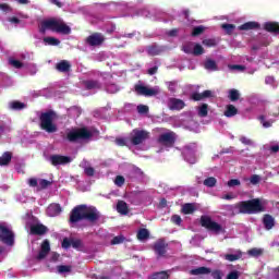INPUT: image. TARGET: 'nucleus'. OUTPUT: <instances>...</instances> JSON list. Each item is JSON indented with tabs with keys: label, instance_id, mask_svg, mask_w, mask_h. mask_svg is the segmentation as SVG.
<instances>
[{
	"label": "nucleus",
	"instance_id": "72a5a7b5",
	"mask_svg": "<svg viewBox=\"0 0 279 279\" xmlns=\"http://www.w3.org/2000/svg\"><path fill=\"white\" fill-rule=\"evenodd\" d=\"M204 66L207 71H217V62L213 59H207L204 63Z\"/></svg>",
	"mask_w": 279,
	"mask_h": 279
},
{
	"label": "nucleus",
	"instance_id": "39448f33",
	"mask_svg": "<svg viewBox=\"0 0 279 279\" xmlns=\"http://www.w3.org/2000/svg\"><path fill=\"white\" fill-rule=\"evenodd\" d=\"M93 138V132L88 128L72 129L66 133V141L69 143H80L82 141H90Z\"/></svg>",
	"mask_w": 279,
	"mask_h": 279
},
{
	"label": "nucleus",
	"instance_id": "423d86ee",
	"mask_svg": "<svg viewBox=\"0 0 279 279\" xmlns=\"http://www.w3.org/2000/svg\"><path fill=\"white\" fill-rule=\"evenodd\" d=\"M201 226L202 228H206L209 232H214V234H226V229L223 226L219 225V222L214 221L209 216L201 217Z\"/></svg>",
	"mask_w": 279,
	"mask_h": 279
},
{
	"label": "nucleus",
	"instance_id": "052dcab7",
	"mask_svg": "<svg viewBox=\"0 0 279 279\" xmlns=\"http://www.w3.org/2000/svg\"><path fill=\"white\" fill-rule=\"evenodd\" d=\"M251 184H253L254 186H256V184L260 183V175L258 174H253L250 179Z\"/></svg>",
	"mask_w": 279,
	"mask_h": 279
},
{
	"label": "nucleus",
	"instance_id": "4c0bfd02",
	"mask_svg": "<svg viewBox=\"0 0 279 279\" xmlns=\"http://www.w3.org/2000/svg\"><path fill=\"white\" fill-rule=\"evenodd\" d=\"M241 98V93H239L238 89H230L229 90V99L230 101H239V99Z\"/></svg>",
	"mask_w": 279,
	"mask_h": 279
},
{
	"label": "nucleus",
	"instance_id": "5fc2aeb1",
	"mask_svg": "<svg viewBox=\"0 0 279 279\" xmlns=\"http://www.w3.org/2000/svg\"><path fill=\"white\" fill-rule=\"evenodd\" d=\"M73 242V239H69V238H64L61 245L63 247V250H69V247H71Z\"/></svg>",
	"mask_w": 279,
	"mask_h": 279
},
{
	"label": "nucleus",
	"instance_id": "4be33fe9",
	"mask_svg": "<svg viewBox=\"0 0 279 279\" xmlns=\"http://www.w3.org/2000/svg\"><path fill=\"white\" fill-rule=\"evenodd\" d=\"M240 32H250V29H260L258 22H246L239 26Z\"/></svg>",
	"mask_w": 279,
	"mask_h": 279
},
{
	"label": "nucleus",
	"instance_id": "774afa93",
	"mask_svg": "<svg viewBox=\"0 0 279 279\" xmlns=\"http://www.w3.org/2000/svg\"><path fill=\"white\" fill-rule=\"evenodd\" d=\"M84 171L85 175H88V178H93V175H95V168L93 167H87Z\"/></svg>",
	"mask_w": 279,
	"mask_h": 279
},
{
	"label": "nucleus",
	"instance_id": "7ed1b4c3",
	"mask_svg": "<svg viewBox=\"0 0 279 279\" xmlns=\"http://www.w3.org/2000/svg\"><path fill=\"white\" fill-rule=\"evenodd\" d=\"M238 210L241 215H258V213H265V205H263L260 198H253L240 202Z\"/></svg>",
	"mask_w": 279,
	"mask_h": 279
},
{
	"label": "nucleus",
	"instance_id": "0e129e2a",
	"mask_svg": "<svg viewBox=\"0 0 279 279\" xmlns=\"http://www.w3.org/2000/svg\"><path fill=\"white\" fill-rule=\"evenodd\" d=\"M229 69L231 71H245V65L232 64V65H229Z\"/></svg>",
	"mask_w": 279,
	"mask_h": 279
},
{
	"label": "nucleus",
	"instance_id": "dca6fc26",
	"mask_svg": "<svg viewBox=\"0 0 279 279\" xmlns=\"http://www.w3.org/2000/svg\"><path fill=\"white\" fill-rule=\"evenodd\" d=\"M50 252H51V244L49 243V240H44L40 245V251L37 255V260H43V258H47Z\"/></svg>",
	"mask_w": 279,
	"mask_h": 279
},
{
	"label": "nucleus",
	"instance_id": "a211bd4d",
	"mask_svg": "<svg viewBox=\"0 0 279 279\" xmlns=\"http://www.w3.org/2000/svg\"><path fill=\"white\" fill-rule=\"evenodd\" d=\"M60 213H62V206H60L58 203H52L47 208V215L49 217H58Z\"/></svg>",
	"mask_w": 279,
	"mask_h": 279
},
{
	"label": "nucleus",
	"instance_id": "e433bc0d",
	"mask_svg": "<svg viewBox=\"0 0 279 279\" xmlns=\"http://www.w3.org/2000/svg\"><path fill=\"white\" fill-rule=\"evenodd\" d=\"M149 279H169V274L167 271L154 272L149 276Z\"/></svg>",
	"mask_w": 279,
	"mask_h": 279
},
{
	"label": "nucleus",
	"instance_id": "aec40b11",
	"mask_svg": "<svg viewBox=\"0 0 279 279\" xmlns=\"http://www.w3.org/2000/svg\"><path fill=\"white\" fill-rule=\"evenodd\" d=\"M148 56H160L165 51V47L153 44L146 49Z\"/></svg>",
	"mask_w": 279,
	"mask_h": 279
},
{
	"label": "nucleus",
	"instance_id": "864d4df0",
	"mask_svg": "<svg viewBox=\"0 0 279 279\" xmlns=\"http://www.w3.org/2000/svg\"><path fill=\"white\" fill-rule=\"evenodd\" d=\"M137 112L140 114H147V112H149V107L147 105H138Z\"/></svg>",
	"mask_w": 279,
	"mask_h": 279
},
{
	"label": "nucleus",
	"instance_id": "b1692460",
	"mask_svg": "<svg viewBox=\"0 0 279 279\" xmlns=\"http://www.w3.org/2000/svg\"><path fill=\"white\" fill-rule=\"evenodd\" d=\"M210 272H211L210 268H208L206 266H202V267H198V268H195V269L191 270L192 276H206Z\"/></svg>",
	"mask_w": 279,
	"mask_h": 279
},
{
	"label": "nucleus",
	"instance_id": "13d9d810",
	"mask_svg": "<svg viewBox=\"0 0 279 279\" xmlns=\"http://www.w3.org/2000/svg\"><path fill=\"white\" fill-rule=\"evenodd\" d=\"M107 93H119V86H117V84H109L107 85Z\"/></svg>",
	"mask_w": 279,
	"mask_h": 279
},
{
	"label": "nucleus",
	"instance_id": "2f4dec72",
	"mask_svg": "<svg viewBox=\"0 0 279 279\" xmlns=\"http://www.w3.org/2000/svg\"><path fill=\"white\" fill-rule=\"evenodd\" d=\"M44 44L49 47H58V45H60V39L56 37H44Z\"/></svg>",
	"mask_w": 279,
	"mask_h": 279
},
{
	"label": "nucleus",
	"instance_id": "bb28decb",
	"mask_svg": "<svg viewBox=\"0 0 279 279\" xmlns=\"http://www.w3.org/2000/svg\"><path fill=\"white\" fill-rule=\"evenodd\" d=\"M236 114H239V109H236V107H234V105H227L226 111H225V117L230 119L232 117H236Z\"/></svg>",
	"mask_w": 279,
	"mask_h": 279
},
{
	"label": "nucleus",
	"instance_id": "9d476101",
	"mask_svg": "<svg viewBox=\"0 0 279 279\" xmlns=\"http://www.w3.org/2000/svg\"><path fill=\"white\" fill-rule=\"evenodd\" d=\"M134 90L136 95H141L143 97H156L159 95L160 90L158 88H149L145 85L136 84L134 86Z\"/></svg>",
	"mask_w": 279,
	"mask_h": 279
},
{
	"label": "nucleus",
	"instance_id": "c85d7f7f",
	"mask_svg": "<svg viewBox=\"0 0 279 279\" xmlns=\"http://www.w3.org/2000/svg\"><path fill=\"white\" fill-rule=\"evenodd\" d=\"M117 211L120 215H128V213H130V209L128 208V203H125V201H119L117 204Z\"/></svg>",
	"mask_w": 279,
	"mask_h": 279
},
{
	"label": "nucleus",
	"instance_id": "de8ad7c7",
	"mask_svg": "<svg viewBox=\"0 0 279 279\" xmlns=\"http://www.w3.org/2000/svg\"><path fill=\"white\" fill-rule=\"evenodd\" d=\"M258 120L263 124V128H271L274 125V120L265 121V116H259Z\"/></svg>",
	"mask_w": 279,
	"mask_h": 279
},
{
	"label": "nucleus",
	"instance_id": "ea45409f",
	"mask_svg": "<svg viewBox=\"0 0 279 279\" xmlns=\"http://www.w3.org/2000/svg\"><path fill=\"white\" fill-rule=\"evenodd\" d=\"M198 117H208V104H203L201 107H198Z\"/></svg>",
	"mask_w": 279,
	"mask_h": 279
},
{
	"label": "nucleus",
	"instance_id": "6e6552de",
	"mask_svg": "<svg viewBox=\"0 0 279 279\" xmlns=\"http://www.w3.org/2000/svg\"><path fill=\"white\" fill-rule=\"evenodd\" d=\"M169 248V243L165 239L157 240L153 245V251L155 252L157 258H165L167 256V250Z\"/></svg>",
	"mask_w": 279,
	"mask_h": 279
},
{
	"label": "nucleus",
	"instance_id": "603ef678",
	"mask_svg": "<svg viewBox=\"0 0 279 279\" xmlns=\"http://www.w3.org/2000/svg\"><path fill=\"white\" fill-rule=\"evenodd\" d=\"M211 278L214 279H223V271L216 269V270H211Z\"/></svg>",
	"mask_w": 279,
	"mask_h": 279
},
{
	"label": "nucleus",
	"instance_id": "338daca9",
	"mask_svg": "<svg viewBox=\"0 0 279 279\" xmlns=\"http://www.w3.org/2000/svg\"><path fill=\"white\" fill-rule=\"evenodd\" d=\"M171 221L172 223H175V226H180V223H182V217H180L179 215H173L171 217Z\"/></svg>",
	"mask_w": 279,
	"mask_h": 279
},
{
	"label": "nucleus",
	"instance_id": "1a4fd4ad",
	"mask_svg": "<svg viewBox=\"0 0 279 279\" xmlns=\"http://www.w3.org/2000/svg\"><path fill=\"white\" fill-rule=\"evenodd\" d=\"M0 241L5 245H14V232L3 225H0Z\"/></svg>",
	"mask_w": 279,
	"mask_h": 279
},
{
	"label": "nucleus",
	"instance_id": "20e7f679",
	"mask_svg": "<svg viewBox=\"0 0 279 279\" xmlns=\"http://www.w3.org/2000/svg\"><path fill=\"white\" fill-rule=\"evenodd\" d=\"M56 119H58V114L53 110L41 113L39 117L40 129L47 134H56L58 132V124L53 122Z\"/></svg>",
	"mask_w": 279,
	"mask_h": 279
},
{
	"label": "nucleus",
	"instance_id": "6ab92c4d",
	"mask_svg": "<svg viewBox=\"0 0 279 279\" xmlns=\"http://www.w3.org/2000/svg\"><path fill=\"white\" fill-rule=\"evenodd\" d=\"M265 32L269 34H275L276 36L279 34V23L278 22H266L264 24Z\"/></svg>",
	"mask_w": 279,
	"mask_h": 279
},
{
	"label": "nucleus",
	"instance_id": "bf43d9fd",
	"mask_svg": "<svg viewBox=\"0 0 279 279\" xmlns=\"http://www.w3.org/2000/svg\"><path fill=\"white\" fill-rule=\"evenodd\" d=\"M59 274H69L71 271V266L60 265L58 266Z\"/></svg>",
	"mask_w": 279,
	"mask_h": 279
},
{
	"label": "nucleus",
	"instance_id": "6e6d98bb",
	"mask_svg": "<svg viewBox=\"0 0 279 279\" xmlns=\"http://www.w3.org/2000/svg\"><path fill=\"white\" fill-rule=\"evenodd\" d=\"M182 51H184V53H192L193 54V43H189V44L183 45Z\"/></svg>",
	"mask_w": 279,
	"mask_h": 279
},
{
	"label": "nucleus",
	"instance_id": "c756f323",
	"mask_svg": "<svg viewBox=\"0 0 279 279\" xmlns=\"http://www.w3.org/2000/svg\"><path fill=\"white\" fill-rule=\"evenodd\" d=\"M49 232V228L47 226L40 223L39 221L36 222V235L37 236H45Z\"/></svg>",
	"mask_w": 279,
	"mask_h": 279
},
{
	"label": "nucleus",
	"instance_id": "cd10ccee",
	"mask_svg": "<svg viewBox=\"0 0 279 279\" xmlns=\"http://www.w3.org/2000/svg\"><path fill=\"white\" fill-rule=\"evenodd\" d=\"M9 107L11 110L20 111V110H25V108H27V105L19 100H13L9 104Z\"/></svg>",
	"mask_w": 279,
	"mask_h": 279
},
{
	"label": "nucleus",
	"instance_id": "c03bdc74",
	"mask_svg": "<svg viewBox=\"0 0 279 279\" xmlns=\"http://www.w3.org/2000/svg\"><path fill=\"white\" fill-rule=\"evenodd\" d=\"M202 43L204 47H217V39L215 38L204 39Z\"/></svg>",
	"mask_w": 279,
	"mask_h": 279
},
{
	"label": "nucleus",
	"instance_id": "412c9836",
	"mask_svg": "<svg viewBox=\"0 0 279 279\" xmlns=\"http://www.w3.org/2000/svg\"><path fill=\"white\" fill-rule=\"evenodd\" d=\"M264 228L271 230L276 226V219L269 214H265L263 217Z\"/></svg>",
	"mask_w": 279,
	"mask_h": 279
},
{
	"label": "nucleus",
	"instance_id": "473e14b6",
	"mask_svg": "<svg viewBox=\"0 0 279 279\" xmlns=\"http://www.w3.org/2000/svg\"><path fill=\"white\" fill-rule=\"evenodd\" d=\"M183 215H193L195 213V205L193 203H186L182 207Z\"/></svg>",
	"mask_w": 279,
	"mask_h": 279
},
{
	"label": "nucleus",
	"instance_id": "79ce46f5",
	"mask_svg": "<svg viewBox=\"0 0 279 279\" xmlns=\"http://www.w3.org/2000/svg\"><path fill=\"white\" fill-rule=\"evenodd\" d=\"M125 242V236L117 235L111 240V245H121V243Z\"/></svg>",
	"mask_w": 279,
	"mask_h": 279
},
{
	"label": "nucleus",
	"instance_id": "3c124183",
	"mask_svg": "<svg viewBox=\"0 0 279 279\" xmlns=\"http://www.w3.org/2000/svg\"><path fill=\"white\" fill-rule=\"evenodd\" d=\"M114 184L116 186H119V187L123 186V184H125V177L117 175L114 180Z\"/></svg>",
	"mask_w": 279,
	"mask_h": 279
},
{
	"label": "nucleus",
	"instance_id": "0eeeda50",
	"mask_svg": "<svg viewBox=\"0 0 279 279\" xmlns=\"http://www.w3.org/2000/svg\"><path fill=\"white\" fill-rule=\"evenodd\" d=\"M145 141H149V132L146 130H133V136L131 137L132 145H143Z\"/></svg>",
	"mask_w": 279,
	"mask_h": 279
},
{
	"label": "nucleus",
	"instance_id": "9b49d317",
	"mask_svg": "<svg viewBox=\"0 0 279 279\" xmlns=\"http://www.w3.org/2000/svg\"><path fill=\"white\" fill-rule=\"evenodd\" d=\"M85 43L89 47H101L106 43V37L101 33H93L86 37Z\"/></svg>",
	"mask_w": 279,
	"mask_h": 279
},
{
	"label": "nucleus",
	"instance_id": "ddd939ff",
	"mask_svg": "<svg viewBox=\"0 0 279 279\" xmlns=\"http://www.w3.org/2000/svg\"><path fill=\"white\" fill-rule=\"evenodd\" d=\"M25 228L28 234L36 235V218L32 214H26L25 216Z\"/></svg>",
	"mask_w": 279,
	"mask_h": 279
},
{
	"label": "nucleus",
	"instance_id": "37998d69",
	"mask_svg": "<svg viewBox=\"0 0 279 279\" xmlns=\"http://www.w3.org/2000/svg\"><path fill=\"white\" fill-rule=\"evenodd\" d=\"M203 53H204V47H202V45L199 44L194 45L193 56H203Z\"/></svg>",
	"mask_w": 279,
	"mask_h": 279
},
{
	"label": "nucleus",
	"instance_id": "58836bf2",
	"mask_svg": "<svg viewBox=\"0 0 279 279\" xmlns=\"http://www.w3.org/2000/svg\"><path fill=\"white\" fill-rule=\"evenodd\" d=\"M137 239L138 241H145L146 239H149V231L147 229H140L137 232Z\"/></svg>",
	"mask_w": 279,
	"mask_h": 279
},
{
	"label": "nucleus",
	"instance_id": "e2e57ef3",
	"mask_svg": "<svg viewBox=\"0 0 279 279\" xmlns=\"http://www.w3.org/2000/svg\"><path fill=\"white\" fill-rule=\"evenodd\" d=\"M10 64L12 66H14V69H22V66H23V62L16 60V59L10 60Z\"/></svg>",
	"mask_w": 279,
	"mask_h": 279
},
{
	"label": "nucleus",
	"instance_id": "c9c22d12",
	"mask_svg": "<svg viewBox=\"0 0 279 279\" xmlns=\"http://www.w3.org/2000/svg\"><path fill=\"white\" fill-rule=\"evenodd\" d=\"M204 186H207L208 189H213L217 186V179L215 177H209L203 181Z\"/></svg>",
	"mask_w": 279,
	"mask_h": 279
},
{
	"label": "nucleus",
	"instance_id": "4d7b16f0",
	"mask_svg": "<svg viewBox=\"0 0 279 279\" xmlns=\"http://www.w3.org/2000/svg\"><path fill=\"white\" fill-rule=\"evenodd\" d=\"M0 10L1 12H4V14H8L12 12V7H10L8 3H0Z\"/></svg>",
	"mask_w": 279,
	"mask_h": 279
},
{
	"label": "nucleus",
	"instance_id": "49530a36",
	"mask_svg": "<svg viewBox=\"0 0 279 279\" xmlns=\"http://www.w3.org/2000/svg\"><path fill=\"white\" fill-rule=\"evenodd\" d=\"M248 256H253L254 258L260 256L263 254V250L260 248H251L247 252Z\"/></svg>",
	"mask_w": 279,
	"mask_h": 279
},
{
	"label": "nucleus",
	"instance_id": "a19ab883",
	"mask_svg": "<svg viewBox=\"0 0 279 279\" xmlns=\"http://www.w3.org/2000/svg\"><path fill=\"white\" fill-rule=\"evenodd\" d=\"M203 32H206V27H204L203 25L196 26L193 28L191 36H193L194 38L197 36H202Z\"/></svg>",
	"mask_w": 279,
	"mask_h": 279
},
{
	"label": "nucleus",
	"instance_id": "f03ea898",
	"mask_svg": "<svg viewBox=\"0 0 279 279\" xmlns=\"http://www.w3.org/2000/svg\"><path fill=\"white\" fill-rule=\"evenodd\" d=\"M47 29L50 32H56L57 34H63L65 36L71 34V26L66 25L64 21L58 20L56 17H51L41 22V26L39 28L40 34H45Z\"/></svg>",
	"mask_w": 279,
	"mask_h": 279
},
{
	"label": "nucleus",
	"instance_id": "2eb2a0df",
	"mask_svg": "<svg viewBox=\"0 0 279 279\" xmlns=\"http://www.w3.org/2000/svg\"><path fill=\"white\" fill-rule=\"evenodd\" d=\"M186 104L180 98H169L168 108L169 110H184Z\"/></svg>",
	"mask_w": 279,
	"mask_h": 279
},
{
	"label": "nucleus",
	"instance_id": "f704fd0d",
	"mask_svg": "<svg viewBox=\"0 0 279 279\" xmlns=\"http://www.w3.org/2000/svg\"><path fill=\"white\" fill-rule=\"evenodd\" d=\"M53 184V181H49L46 179H39V185L37 187V191H45V189H49Z\"/></svg>",
	"mask_w": 279,
	"mask_h": 279
},
{
	"label": "nucleus",
	"instance_id": "f257e3e1",
	"mask_svg": "<svg viewBox=\"0 0 279 279\" xmlns=\"http://www.w3.org/2000/svg\"><path fill=\"white\" fill-rule=\"evenodd\" d=\"M101 219V213L95 206L77 205L70 213V223H80V221H89L95 223Z\"/></svg>",
	"mask_w": 279,
	"mask_h": 279
},
{
	"label": "nucleus",
	"instance_id": "680f3d73",
	"mask_svg": "<svg viewBox=\"0 0 279 279\" xmlns=\"http://www.w3.org/2000/svg\"><path fill=\"white\" fill-rule=\"evenodd\" d=\"M241 274L238 270H233L227 275L226 279H239Z\"/></svg>",
	"mask_w": 279,
	"mask_h": 279
},
{
	"label": "nucleus",
	"instance_id": "4468645a",
	"mask_svg": "<svg viewBox=\"0 0 279 279\" xmlns=\"http://www.w3.org/2000/svg\"><path fill=\"white\" fill-rule=\"evenodd\" d=\"M72 159L69 156L64 155H52L50 156V162L52 167H58V165H69Z\"/></svg>",
	"mask_w": 279,
	"mask_h": 279
},
{
	"label": "nucleus",
	"instance_id": "f8f14e48",
	"mask_svg": "<svg viewBox=\"0 0 279 279\" xmlns=\"http://www.w3.org/2000/svg\"><path fill=\"white\" fill-rule=\"evenodd\" d=\"M157 143H159V145H163V147H173V145H175V133L171 131L160 134Z\"/></svg>",
	"mask_w": 279,
	"mask_h": 279
},
{
	"label": "nucleus",
	"instance_id": "f3484780",
	"mask_svg": "<svg viewBox=\"0 0 279 279\" xmlns=\"http://www.w3.org/2000/svg\"><path fill=\"white\" fill-rule=\"evenodd\" d=\"M210 97H213V90L206 89L203 93H192L190 99H192V101H202L203 99H210Z\"/></svg>",
	"mask_w": 279,
	"mask_h": 279
},
{
	"label": "nucleus",
	"instance_id": "393cba45",
	"mask_svg": "<svg viewBox=\"0 0 279 279\" xmlns=\"http://www.w3.org/2000/svg\"><path fill=\"white\" fill-rule=\"evenodd\" d=\"M12 162V153L11 151H5L2 154L0 157V167H8Z\"/></svg>",
	"mask_w": 279,
	"mask_h": 279
},
{
	"label": "nucleus",
	"instance_id": "7c9ffc66",
	"mask_svg": "<svg viewBox=\"0 0 279 279\" xmlns=\"http://www.w3.org/2000/svg\"><path fill=\"white\" fill-rule=\"evenodd\" d=\"M243 258V253L238 251L235 254H226L225 260H229V263H234V260H241Z\"/></svg>",
	"mask_w": 279,
	"mask_h": 279
},
{
	"label": "nucleus",
	"instance_id": "09e8293b",
	"mask_svg": "<svg viewBox=\"0 0 279 279\" xmlns=\"http://www.w3.org/2000/svg\"><path fill=\"white\" fill-rule=\"evenodd\" d=\"M221 27L225 29V32H227V34H232V32H234L236 28L234 24H222Z\"/></svg>",
	"mask_w": 279,
	"mask_h": 279
},
{
	"label": "nucleus",
	"instance_id": "5701e85b",
	"mask_svg": "<svg viewBox=\"0 0 279 279\" xmlns=\"http://www.w3.org/2000/svg\"><path fill=\"white\" fill-rule=\"evenodd\" d=\"M56 69L59 73H69L71 71V63L66 60H61L57 63Z\"/></svg>",
	"mask_w": 279,
	"mask_h": 279
},
{
	"label": "nucleus",
	"instance_id": "a878e982",
	"mask_svg": "<svg viewBox=\"0 0 279 279\" xmlns=\"http://www.w3.org/2000/svg\"><path fill=\"white\" fill-rule=\"evenodd\" d=\"M86 90H95L96 88H101V83L99 81L89 80L84 82Z\"/></svg>",
	"mask_w": 279,
	"mask_h": 279
},
{
	"label": "nucleus",
	"instance_id": "8fccbe9b",
	"mask_svg": "<svg viewBox=\"0 0 279 279\" xmlns=\"http://www.w3.org/2000/svg\"><path fill=\"white\" fill-rule=\"evenodd\" d=\"M168 86V90H170V93H175L177 88H178V81H170L167 83Z\"/></svg>",
	"mask_w": 279,
	"mask_h": 279
},
{
	"label": "nucleus",
	"instance_id": "69168bd1",
	"mask_svg": "<svg viewBox=\"0 0 279 279\" xmlns=\"http://www.w3.org/2000/svg\"><path fill=\"white\" fill-rule=\"evenodd\" d=\"M228 186H241V181L239 179H231L228 181Z\"/></svg>",
	"mask_w": 279,
	"mask_h": 279
},
{
	"label": "nucleus",
	"instance_id": "a18cd8bd",
	"mask_svg": "<svg viewBox=\"0 0 279 279\" xmlns=\"http://www.w3.org/2000/svg\"><path fill=\"white\" fill-rule=\"evenodd\" d=\"M72 247L74 250H82V247H84V243L80 239H72Z\"/></svg>",
	"mask_w": 279,
	"mask_h": 279
}]
</instances>
